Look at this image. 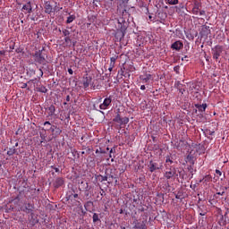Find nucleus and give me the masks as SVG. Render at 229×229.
<instances>
[{
	"label": "nucleus",
	"mask_w": 229,
	"mask_h": 229,
	"mask_svg": "<svg viewBox=\"0 0 229 229\" xmlns=\"http://www.w3.org/2000/svg\"><path fill=\"white\" fill-rule=\"evenodd\" d=\"M53 170L55 171V173H60V168L58 167H55V166H51Z\"/></svg>",
	"instance_id": "54"
},
{
	"label": "nucleus",
	"mask_w": 229,
	"mask_h": 229,
	"mask_svg": "<svg viewBox=\"0 0 229 229\" xmlns=\"http://www.w3.org/2000/svg\"><path fill=\"white\" fill-rule=\"evenodd\" d=\"M10 49H15V43H13V45L10 46Z\"/></svg>",
	"instance_id": "63"
},
{
	"label": "nucleus",
	"mask_w": 229,
	"mask_h": 229,
	"mask_svg": "<svg viewBox=\"0 0 229 229\" xmlns=\"http://www.w3.org/2000/svg\"><path fill=\"white\" fill-rule=\"evenodd\" d=\"M186 162L189 165H194V157L192 155H188L186 157Z\"/></svg>",
	"instance_id": "27"
},
{
	"label": "nucleus",
	"mask_w": 229,
	"mask_h": 229,
	"mask_svg": "<svg viewBox=\"0 0 229 229\" xmlns=\"http://www.w3.org/2000/svg\"><path fill=\"white\" fill-rule=\"evenodd\" d=\"M117 170L116 169H106V176H107L108 183H112L115 178H117Z\"/></svg>",
	"instance_id": "7"
},
{
	"label": "nucleus",
	"mask_w": 229,
	"mask_h": 229,
	"mask_svg": "<svg viewBox=\"0 0 229 229\" xmlns=\"http://www.w3.org/2000/svg\"><path fill=\"white\" fill-rule=\"evenodd\" d=\"M132 228L133 229H148V213L140 215V218L132 216Z\"/></svg>",
	"instance_id": "1"
},
{
	"label": "nucleus",
	"mask_w": 229,
	"mask_h": 229,
	"mask_svg": "<svg viewBox=\"0 0 229 229\" xmlns=\"http://www.w3.org/2000/svg\"><path fill=\"white\" fill-rule=\"evenodd\" d=\"M195 107L199 112H205V110H207V104H195Z\"/></svg>",
	"instance_id": "24"
},
{
	"label": "nucleus",
	"mask_w": 229,
	"mask_h": 229,
	"mask_svg": "<svg viewBox=\"0 0 229 229\" xmlns=\"http://www.w3.org/2000/svg\"><path fill=\"white\" fill-rule=\"evenodd\" d=\"M140 90H146V86L145 85H141L140 86Z\"/></svg>",
	"instance_id": "64"
},
{
	"label": "nucleus",
	"mask_w": 229,
	"mask_h": 229,
	"mask_svg": "<svg viewBox=\"0 0 229 229\" xmlns=\"http://www.w3.org/2000/svg\"><path fill=\"white\" fill-rule=\"evenodd\" d=\"M15 53H24V47H19L18 48L15 49Z\"/></svg>",
	"instance_id": "43"
},
{
	"label": "nucleus",
	"mask_w": 229,
	"mask_h": 229,
	"mask_svg": "<svg viewBox=\"0 0 229 229\" xmlns=\"http://www.w3.org/2000/svg\"><path fill=\"white\" fill-rule=\"evenodd\" d=\"M73 21H76V15L72 14L67 17L66 24H71V22H72Z\"/></svg>",
	"instance_id": "30"
},
{
	"label": "nucleus",
	"mask_w": 229,
	"mask_h": 229,
	"mask_svg": "<svg viewBox=\"0 0 229 229\" xmlns=\"http://www.w3.org/2000/svg\"><path fill=\"white\" fill-rule=\"evenodd\" d=\"M99 177H100V179H99L100 182H108V176L99 175Z\"/></svg>",
	"instance_id": "42"
},
{
	"label": "nucleus",
	"mask_w": 229,
	"mask_h": 229,
	"mask_svg": "<svg viewBox=\"0 0 229 229\" xmlns=\"http://www.w3.org/2000/svg\"><path fill=\"white\" fill-rule=\"evenodd\" d=\"M83 87L84 89H89L90 86V83H92V77L86 74V76L83 77Z\"/></svg>",
	"instance_id": "15"
},
{
	"label": "nucleus",
	"mask_w": 229,
	"mask_h": 229,
	"mask_svg": "<svg viewBox=\"0 0 229 229\" xmlns=\"http://www.w3.org/2000/svg\"><path fill=\"white\" fill-rule=\"evenodd\" d=\"M65 183V181L62 177H56L54 180L53 186L55 189H60V187H64V184Z\"/></svg>",
	"instance_id": "11"
},
{
	"label": "nucleus",
	"mask_w": 229,
	"mask_h": 229,
	"mask_svg": "<svg viewBox=\"0 0 229 229\" xmlns=\"http://www.w3.org/2000/svg\"><path fill=\"white\" fill-rule=\"evenodd\" d=\"M72 153L73 157H76V155H78V157H80V154H78V151L76 149H72Z\"/></svg>",
	"instance_id": "50"
},
{
	"label": "nucleus",
	"mask_w": 229,
	"mask_h": 229,
	"mask_svg": "<svg viewBox=\"0 0 229 229\" xmlns=\"http://www.w3.org/2000/svg\"><path fill=\"white\" fill-rule=\"evenodd\" d=\"M210 33H211L210 26L202 25L200 27L199 35L201 38H208V35H210Z\"/></svg>",
	"instance_id": "8"
},
{
	"label": "nucleus",
	"mask_w": 229,
	"mask_h": 229,
	"mask_svg": "<svg viewBox=\"0 0 229 229\" xmlns=\"http://www.w3.org/2000/svg\"><path fill=\"white\" fill-rule=\"evenodd\" d=\"M168 4H178V0H166Z\"/></svg>",
	"instance_id": "44"
},
{
	"label": "nucleus",
	"mask_w": 229,
	"mask_h": 229,
	"mask_svg": "<svg viewBox=\"0 0 229 229\" xmlns=\"http://www.w3.org/2000/svg\"><path fill=\"white\" fill-rule=\"evenodd\" d=\"M72 196H73L74 199H76V198H78V193H74V194L69 195V199H71Z\"/></svg>",
	"instance_id": "53"
},
{
	"label": "nucleus",
	"mask_w": 229,
	"mask_h": 229,
	"mask_svg": "<svg viewBox=\"0 0 229 229\" xmlns=\"http://www.w3.org/2000/svg\"><path fill=\"white\" fill-rule=\"evenodd\" d=\"M62 33H63L64 38L70 37V35H71V31H69V30H67V29H63Z\"/></svg>",
	"instance_id": "36"
},
{
	"label": "nucleus",
	"mask_w": 229,
	"mask_h": 229,
	"mask_svg": "<svg viewBox=\"0 0 229 229\" xmlns=\"http://www.w3.org/2000/svg\"><path fill=\"white\" fill-rule=\"evenodd\" d=\"M56 126L53 125L49 128L50 131H52V133H55V130Z\"/></svg>",
	"instance_id": "52"
},
{
	"label": "nucleus",
	"mask_w": 229,
	"mask_h": 229,
	"mask_svg": "<svg viewBox=\"0 0 229 229\" xmlns=\"http://www.w3.org/2000/svg\"><path fill=\"white\" fill-rule=\"evenodd\" d=\"M186 35V38H188V40H194V35H192V33H191V31H185L184 32Z\"/></svg>",
	"instance_id": "34"
},
{
	"label": "nucleus",
	"mask_w": 229,
	"mask_h": 229,
	"mask_svg": "<svg viewBox=\"0 0 229 229\" xmlns=\"http://www.w3.org/2000/svg\"><path fill=\"white\" fill-rule=\"evenodd\" d=\"M112 105V96H109L108 98H106L104 99V102L100 104L99 108L100 110H106Z\"/></svg>",
	"instance_id": "10"
},
{
	"label": "nucleus",
	"mask_w": 229,
	"mask_h": 229,
	"mask_svg": "<svg viewBox=\"0 0 229 229\" xmlns=\"http://www.w3.org/2000/svg\"><path fill=\"white\" fill-rule=\"evenodd\" d=\"M114 66H112V64H110V66H109V68H108V71H109L110 72H112V71L114 70Z\"/></svg>",
	"instance_id": "61"
},
{
	"label": "nucleus",
	"mask_w": 229,
	"mask_h": 229,
	"mask_svg": "<svg viewBox=\"0 0 229 229\" xmlns=\"http://www.w3.org/2000/svg\"><path fill=\"white\" fill-rule=\"evenodd\" d=\"M130 13L128 11L123 10L122 13V17L118 19V28L124 30H128V26H130Z\"/></svg>",
	"instance_id": "2"
},
{
	"label": "nucleus",
	"mask_w": 229,
	"mask_h": 229,
	"mask_svg": "<svg viewBox=\"0 0 229 229\" xmlns=\"http://www.w3.org/2000/svg\"><path fill=\"white\" fill-rule=\"evenodd\" d=\"M68 72H69V74H74V72L71 68L68 69Z\"/></svg>",
	"instance_id": "60"
},
{
	"label": "nucleus",
	"mask_w": 229,
	"mask_h": 229,
	"mask_svg": "<svg viewBox=\"0 0 229 229\" xmlns=\"http://www.w3.org/2000/svg\"><path fill=\"white\" fill-rule=\"evenodd\" d=\"M162 167H163L162 163L158 164L157 162H155L153 160L149 161L148 171L150 173H155V171H158V169H162Z\"/></svg>",
	"instance_id": "9"
},
{
	"label": "nucleus",
	"mask_w": 229,
	"mask_h": 229,
	"mask_svg": "<svg viewBox=\"0 0 229 229\" xmlns=\"http://www.w3.org/2000/svg\"><path fill=\"white\" fill-rule=\"evenodd\" d=\"M15 153H17V149L15 148V147H13V148H9V150L7 151V155L9 157H12L13 155H15Z\"/></svg>",
	"instance_id": "32"
},
{
	"label": "nucleus",
	"mask_w": 229,
	"mask_h": 229,
	"mask_svg": "<svg viewBox=\"0 0 229 229\" xmlns=\"http://www.w3.org/2000/svg\"><path fill=\"white\" fill-rule=\"evenodd\" d=\"M218 196H223L225 194V191L216 192Z\"/></svg>",
	"instance_id": "59"
},
{
	"label": "nucleus",
	"mask_w": 229,
	"mask_h": 229,
	"mask_svg": "<svg viewBox=\"0 0 229 229\" xmlns=\"http://www.w3.org/2000/svg\"><path fill=\"white\" fill-rule=\"evenodd\" d=\"M173 164H174L173 157L172 156H166L165 157V168L169 169V165H173Z\"/></svg>",
	"instance_id": "19"
},
{
	"label": "nucleus",
	"mask_w": 229,
	"mask_h": 229,
	"mask_svg": "<svg viewBox=\"0 0 229 229\" xmlns=\"http://www.w3.org/2000/svg\"><path fill=\"white\" fill-rule=\"evenodd\" d=\"M138 212H146V208H144V207H141L138 209Z\"/></svg>",
	"instance_id": "55"
},
{
	"label": "nucleus",
	"mask_w": 229,
	"mask_h": 229,
	"mask_svg": "<svg viewBox=\"0 0 229 229\" xmlns=\"http://www.w3.org/2000/svg\"><path fill=\"white\" fill-rule=\"evenodd\" d=\"M33 208H35V206L33 204H25L23 212H25L26 214H31L33 212Z\"/></svg>",
	"instance_id": "18"
},
{
	"label": "nucleus",
	"mask_w": 229,
	"mask_h": 229,
	"mask_svg": "<svg viewBox=\"0 0 229 229\" xmlns=\"http://www.w3.org/2000/svg\"><path fill=\"white\" fill-rule=\"evenodd\" d=\"M38 92H42L43 94H46L47 92V89L44 85H39L37 88Z\"/></svg>",
	"instance_id": "28"
},
{
	"label": "nucleus",
	"mask_w": 229,
	"mask_h": 229,
	"mask_svg": "<svg viewBox=\"0 0 229 229\" xmlns=\"http://www.w3.org/2000/svg\"><path fill=\"white\" fill-rule=\"evenodd\" d=\"M157 199L164 203V193H157Z\"/></svg>",
	"instance_id": "41"
},
{
	"label": "nucleus",
	"mask_w": 229,
	"mask_h": 229,
	"mask_svg": "<svg viewBox=\"0 0 229 229\" xmlns=\"http://www.w3.org/2000/svg\"><path fill=\"white\" fill-rule=\"evenodd\" d=\"M174 71L176 72V74H180V65L174 66Z\"/></svg>",
	"instance_id": "46"
},
{
	"label": "nucleus",
	"mask_w": 229,
	"mask_h": 229,
	"mask_svg": "<svg viewBox=\"0 0 229 229\" xmlns=\"http://www.w3.org/2000/svg\"><path fill=\"white\" fill-rule=\"evenodd\" d=\"M200 8H201V2H199L198 0H194L193 1L192 13H194V15H198V13H199V9Z\"/></svg>",
	"instance_id": "13"
},
{
	"label": "nucleus",
	"mask_w": 229,
	"mask_h": 229,
	"mask_svg": "<svg viewBox=\"0 0 229 229\" xmlns=\"http://www.w3.org/2000/svg\"><path fill=\"white\" fill-rule=\"evenodd\" d=\"M175 87H176V89H182V87H183V85L182 83H180V81H177L175 83Z\"/></svg>",
	"instance_id": "47"
},
{
	"label": "nucleus",
	"mask_w": 229,
	"mask_h": 229,
	"mask_svg": "<svg viewBox=\"0 0 229 229\" xmlns=\"http://www.w3.org/2000/svg\"><path fill=\"white\" fill-rule=\"evenodd\" d=\"M44 51V47L41 50L36 51L32 55L36 64H39V65H46V57L42 54Z\"/></svg>",
	"instance_id": "3"
},
{
	"label": "nucleus",
	"mask_w": 229,
	"mask_h": 229,
	"mask_svg": "<svg viewBox=\"0 0 229 229\" xmlns=\"http://www.w3.org/2000/svg\"><path fill=\"white\" fill-rule=\"evenodd\" d=\"M82 189H84V195L86 199H90L91 196H90V192H89V191H90V188L89 187V183H84V187H82Z\"/></svg>",
	"instance_id": "21"
},
{
	"label": "nucleus",
	"mask_w": 229,
	"mask_h": 229,
	"mask_svg": "<svg viewBox=\"0 0 229 229\" xmlns=\"http://www.w3.org/2000/svg\"><path fill=\"white\" fill-rule=\"evenodd\" d=\"M229 210L227 209L225 213V215H219L218 216V224L220 226H226V225L229 224V218H228Z\"/></svg>",
	"instance_id": "6"
},
{
	"label": "nucleus",
	"mask_w": 229,
	"mask_h": 229,
	"mask_svg": "<svg viewBox=\"0 0 229 229\" xmlns=\"http://www.w3.org/2000/svg\"><path fill=\"white\" fill-rule=\"evenodd\" d=\"M176 174V169L174 168H169V171H166L165 174V176L167 180H171L173 176Z\"/></svg>",
	"instance_id": "17"
},
{
	"label": "nucleus",
	"mask_w": 229,
	"mask_h": 229,
	"mask_svg": "<svg viewBox=\"0 0 229 229\" xmlns=\"http://www.w3.org/2000/svg\"><path fill=\"white\" fill-rule=\"evenodd\" d=\"M22 10H26L28 13H33V7L31 6V2H28L26 4L22 6Z\"/></svg>",
	"instance_id": "22"
},
{
	"label": "nucleus",
	"mask_w": 229,
	"mask_h": 229,
	"mask_svg": "<svg viewBox=\"0 0 229 229\" xmlns=\"http://www.w3.org/2000/svg\"><path fill=\"white\" fill-rule=\"evenodd\" d=\"M108 151H110V148H106V150L99 148L98 149L96 150V153H101L102 155H105L106 153H108Z\"/></svg>",
	"instance_id": "33"
},
{
	"label": "nucleus",
	"mask_w": 229,
	"mask_h": 229,
	"mask_svg": "<svg viewBox=\"0 0 229 229\" xmlns=\"http://www.w3.org/2000/svg\"><path fill=\"white\" fill-rule=\"evenodd\" d=\"M20 85H21V89H27L28 88V83L21 82Z\"/></svg>",
	"instance_id": "49"
},
{
	"label": "nucleus",
	"mask_w": 229,
	"mask_h": 229,
	"mask_svg": "<svg viewBox=\"0 0 229 229\" xmlns=\"http://www.w3.org/2000/svg\"><path fill=\"white\" fill-rule=\"evenodd\" d=\"M47 110L48 111V115L52 117V115H55V113L56 112V107L55 106V105H51L47 108Z\"/></svg>",
	"instance_id": "23"
},
{
	"label": "nucleus",
	"mask_w": 229,
	"mask_h": 229,
	"mask_svg": "<svg viewBox=\"0 0 229 229\" xmlns=\"http://www.w3.org/2000/svg\"><path fill=\"white\" fill-rule=\"evenodd\" d=\"M64 42L67 46H71V44H72V39L71 38V36L64 38Z\"/></svg>",
	"instance_id": "37"
},
{
	"label": "nucleus",
	"mask_w": 229,
	"mask_h": 229,
	"mask_svg": "<svg viewBox=\"0 0 229 229\" xmlns=\"http://www.w3.org/2000/svg\"><path fill=\"white\" fill-rule=\"evenodd\" d=\"M151 78H153V75L151 74H146L145 76L141 77V80L143 81V83H148V81H149V80H151Z\"/></svg>",
	"instance_id": "26"
},
{
	"label": "nucleus",
	"mask_w": 229,
	"mask_h": 229,
	"mask_svg": "<svg viewBox=\"0 0 229 229\" xmlns=\"http://www.w3.org/2000/svg\"><path fill=\"white\" fill-rule=\"evenodd\" d=\"M198 212L199 216H207V209H205V206H199L198 207Z\"/></svg>",
	"instance_id": "25"
},
{
	"label": "nucleus",
	"mask_w": 229,
	"mask_h": 229,
	"mask_svg": "<svg viewBox=\"0 0 229 229\" xmlns=\"http://www.w3.org/2000/svg\"><path fill=\"white\" fill-rule=\"evenodd\" d=\"M216 176H221V174H223V173H221V171H219V170H216Z\"/></svg>",
	"instance_id": "57"
},
{
	"label": "nucleus",
	"mask_w": 229,
	"mask_h": 229,
	"mask_svg": "<svg viewBox=\"0 0 229 229\" xmlns=\"http://www.w3.org/2000/svg\"><path fill=\"white\" fill-rule=\"evenodd\" d=\"M199 15H206V13L204 10L199 11Z\"/></svg>",
	"instance_id": "58"
},
{
	"label": "nucleus",
	"mask_w": 229,
	"mask_h": 229,
	"mask_svg": "<svg viewBox=\"0 0 229 229\" xmlns=\"http://www.w3.org/2000/svg\"><path fill=\"white\" fill-rule=\"evenodd\" d=\"M171 49H174V51H180L181 49H183V43L180 40H177L171 45Z\"/></svg>",
	"instance_id": "14"
},
{
	"label": "nucleus",
	"mask_w": 229,
	"mask_h": 229,
	"mask_svg": "<svg viewBox=\"0 0 229 229\" xmlns=\"http://www.w3.org/2000/svg\"><path fill=\"white\" fill-rule=\"evenodd\" d=\"M55 135H60V133H62L61 129L58 127H55Z\"/></svg>",
	"instance_id": "48"
},
{
	"label": "nucleus",
	"mask_w": 229,
	"mask_h": 229,
	"mask_svg": "<svg viewBox=\"0 0 229 229\" xmlns=\"http://www.w3.org/2000/svg\"><path fill=\"white\" fill-rule=\"evenodd\" d=\"M206 131H207V133H208V135H214V133H216V131H210L208 129H207Z\"/></svg>",
	"instance_id": "51"
},
{
	"label": "nucleus",
	"mask_w": 229,
	"mask_h": 229,
	"mask_svg": "<svg viewBox=\"0 0 229 229\" xmlns=\"http://www.w3.org/2000/svg\"><path fill=\"white\" fill-rule=\"evenodd\" d=\"M187 169H188L189 173L191 174V178H192V176H194V171H196V170H194V165H188Z\"/></svg>",
	"instance_id": "35"
},
{
	"label": "nucleus",
	"mask_w": 229,
	"mask_h": 229,
	"mask_svg": "<svg viewBox=\"0 0 229 229\" xmlns=\"http://www.w3.org/2000/svg\"><path fill=\"white\" fill-rule=\"evenodd\" d=\"M124 35H126V30H123V29L118 28L114 34V37L116 40H119V42H121V40L124 38Z\"/></svg>",
	"instance_id": "12"
},
{
	"label": "nucleus",
	"mask_w": 229,
	"mask_h": 229,
	"mask_svg": "<svg viewBox=\"0 0 229 229\" xmlns=\"http://www.w3.org/2000/svg\"><path fill=\"white\" fill-rule=\"evenodd\" d=\"M180 142H183V140H180V141L174 143L175 149H180Z\"/></svg>",
	"instance_id": "45"
},
{
	"label": "nucleus",
	"mask_w": 229,
	"mask_h": 229,
	"mask_svg": "<svg viewBox=\"0 0 229 229\" xmlns=\"http://www.w3.org/2000/svg\"><path fill=\"white\" fill-rule=\"evenodd\" d=\"M117 58H119V55H114L110 58L111 67H115V62L117 61Z\"/></svg>",
	"instance_id": "31"
},
{
	"label": "nucleus",
	"mask_w": 229,
	"mask_h": 229,
	"mask_svg": "<svg viewBox=\"0 0 229 229\" xmlns=\"http://www.w3.org/2000/svg\"><path fill=\"white\" fill-rule=\"evenodd\" d=\"M176 199H183V193L182 191H178L177 194H175Z\"/></svg>",
	"instance_id": "40"
},
{
	"label": "nucleus",
	"mask_w": 229,
	"mask_h": 229,
	"mask_svg": "<svg viewBox=\"0 0 229 229\" xmlns=\"http://www.w3.org/2000/svg\"><path fill=\"white\" fill-rule=\"evenodd\" d=\"M84 208L87 210V212H92L94 210V202L89 200L84 204Z\"/></svg>",
	"instance_id": "20"
},
{
	"label": "nucleus",
	"mask_w": 229,
	"mask_h": 229,
	"mask_svg": "<svg viewBox=\"0 0 229 229\" xmlns=\"http://www.w3.org/2000/svg\"><path fill=\"white\" fill-rule=\"evenodd\" d=\"M55 11L53 9V5H51V2L47 1L45 2V13H47L48 15H51Z\"/></svg>",
	"instance_id": "16"
},
{
	"label": "nucleus",
	"mask_w": 229,
	"mask_h": 229,
	"mask_svg": "<svg viewBox=\"0 0 229 229\" xmlns=\"http://www.w3.org/2000/svg\"><path fill=\"white\" fill-rule=\"evenodd\" d=\"M212 55H213V59L217 62L219 60V56L223 54V46L221 45H216L215 47L211 49Z\"/></svg>",
	"instance_id": "5"
},
{
	"label": "nucleus",
	"mask_w": 229,
	"mask_h": 229,
	"mask_svg": "<svg viewBox=\"0 0 229 229\" xmlns=\"http://www.w3.org/2000/svg\"><path fill=\"white\" fill-rule=\"evenodd\" d=\"M97 19H98V14H89L88 16V20L89 22H96Z\"/></svg>",
	"instance_id": "29"
},
{
	"label": "nucleus",
	"mask_w": 229,
	"mask_h": 229,
	"mask_svg": "<svg viewBox=\"0 0 229 229\" xmlns=\"http://www.w3.org/2000/svg\"><path fill=\"white\" fill-rule=\"evenodd\" d=\"M114 123H117L119 126L126 125L130 123V118L128 117H121V114L119 113L116 114L114 118L113 119Z\"/></svg>",
	"instance_id": "4"
},
{
	"label": "nucleus",
	"mask_w": 229,
	"mask_h": 229,
	"mask_svg": "<svg viewBox=\"0 0 229 229\" xmlns=\"http://www.w3.org/2000/svg\"><path fill=\"white\" fill-rule=\"evenodd\" d=\"M6 55V51L1 50L0 51V56H4Z\"/></svg>",
	"instance_id": "56"
},
{
	"label": "nucleus",
	"mask_w": 229,
	"mask_h": 229,
	"mask_svg": "<svg viewBox=\"0 0 229 229\" xmlns=\"http://www.w3.org/2000/svg\"><path fill=\"white\" fill-rule=\"evenodd\" d=\"M178 90H179V92L182 93V94H183V93L185 92V89H182V88L179 89Z\"/></svg>",
	"instance_id": "62"
},
{
	"label": "nucleus",
	"mask_w": 229,
	"mask_h": 229,
	"mask_svg": "<svg viewBox=\"0 0 229 229\" xmlns=\"http://www.w3.org/2000/svg\"><path fill=\"white\" fill-rule=\"evenodd\" d=\"M98 221H101L99 219V215L98 213L93 214V223H98Z\"/></svg>",
	"instance_id": "39"
},
{
	"label": "nucleus",
	"mask_w": 229,
	"mask_h": 229,
	"mask_svg": "<svg viewBox=\"0 0 229 229\" xmlns=\"http://www.w3.org/2000/svg\"><path fill=\"white\" fill-rule=\"evenodd\" d=\"M210 180H212V176H210V174L206 175L203 179L202 182L203 183H208V182H210Z\"/></svg>",
	"instance_id": "38"
}]
</instances>
